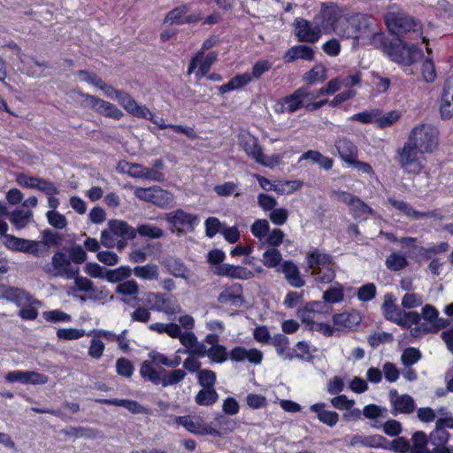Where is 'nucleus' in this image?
I'll return each instance as SVG.
<instances>
[{
    "label": "nucleus",
    "instance_id": "obj_1",
    "mask_svg": "<svg viewBox=\"0 0 453 453\" xmlns=\"http://www.w3.org/2000/svg\"><path fill=\"white\" fill-rule=\"evenodd\" d=\"M372 45L380 50L391 61L403 65H411L423 57V51L414 44H408L399 36L375 34Z\"/></svg>",
    "mask_w": 453,
    "mask_h": 453
},
{
    "label": "nucleus",
    "instance_id": "obj_2",
    "mask_svg": "<svg viewBox=\"0 0 453 453\" xmlns=\"http://www.w3.org/2000/svg\"><path fill=\"white\" fill-rule=\"evenodd\" d=\"M306 271L310 272L318 283L329 284L335 278L333 257L318 248L308 251L304 257Z\"/></svg>",
    "mask_w": 453,
    "mask_h": 453
},
{
    "label": "nucleus",
    "instance_id": "obj_3",
    "mask_svg": "<svg viewBox=\"0 0 453 453\" xmlns=\"http://www.w3.org/2000/svg\"><path fill=\"white\" fill-rule=\"evenodd\" d=\"M208 358L213 364H222L230 359L232 362L248 361L251 365H259L263 359V353L257 349H247L242 346H236L227 351L224 345L210 347L208 349Z\"/></svg>",
    "mask_w": 453,
    "mask_h": 453
},
{
    "label": "nucleus",
    "instance_id": "obj_4",
    "mask_svg": "<svg viewBox=\"0 0 453 453\" xmlns=\"http://www.w3.org/2000/svg\"><path fill=\"white\" fill-rule=\"evenodd\" d=\"M439 130L429 123H422L414 127L408 136L407 142L425 154H432L437 150L440 139Z\"/></svg>",
    "mask_w": 453,
    "mask_h": 453
},
{
    "label": "nucleus",
    "instance_id": "obj_5",
    "mask_svg": "<svg viewBox=\"0 0 453 453\" xmlns=\"http://www.w3.org/2000/svg\"><path fill=\"white\" fill-rule=\"evenodd\" d=\"M424 154L406 141L403 146L397 150L396 161L405 173L419 175L426 166Z\"/></svg>",
    "mask_w": 453,
    "mask_h": 453
},
{
    "label": "nucleus",
    "instance_id": "obj_6",
    "mask_svg": "<svg viewBox=\"0 0 453 453\" xmlns=\"http://www.w3.org/2000/svg\"><path fill=\"white\" fill-rule=\"evenodd\" d=\"M446 440V434L432 431L427 436L422 431L415 432L411 439V453H437Z\"/></svg>",
    "mask_w": 453,
    "mask_h": 453
},
{
    "label": "nucleus",
    "instance_id": "obj_7",
    "mask_svg": "<svg viewBox=\"0 0 453 453\" xmlns=\"http://www.w3.org/2000/svg\"><path fill=\"white\" fill-rule=\"evenodd\" d=\"M165 219L170 225L171 231L177 234L193 232L199 223V218L196 214L188 212L183 209H176L167 213Z\"/></svg>",
    "mask_w": 453,
    "mask_h": 453
},
{
    "label": "nucleus",
    "instance_id": "obj_8",
    "mask_svg": "<svg viewBox=\"0 0 453 453\" xmlns=\"http://www.w3.org/2000/svg\"><path fill=\"white\" fill-rule=\"evenodd\" d=\"M138 108H139L138 112H136L135 114H131V115L134 117L139 118V119H148L151 123L155 124L157 127V128L160 130L169 128V129L174 131L175 133L183 134L188 138L192 139V140H195L198 137L197 133L191 127L176 125V124H165V119L163 118L157 117L145 105L138 104Z\"/></svg>",
    "mask_w": 453,
    "mask_h": 453
},
{
    "label": "nucleus",
    "instance_id": "obj_9",
    "mask_svg": "<svg viewBox=\"0 0 453 453\" xmlns=\"http://www.w3.org/2000/svg\"><path fill=\"white\" fill-rule=\"evenodd\" d=\"M422 317L426 321L430 323V326L421 325L420 326H415L411 329L414 336L420 335L423 334H435L442 328H446L449 325L448 319L439 317L438 310L432 304H426L422 307Z\"/></svg>",
    "mask_w": 453,
    "mask_h": 453
},
{
    "label": "nucleus",
    "instance_id": "obj_10",
    "mask_svg": "<svg viewBox=\"0 0 453 453\" xmlns=\"http://www.w3.org/2000/svg\"><path fill=\"white\" fill-rule=\"evenodd\" d=\"M350 25L352 33L348 35V37H352L357 40L369 36L372 39L375 34L380 33L375 32L376 21L371 15L357 13L351 17Z\"/></svg>",
    "mask_w": 453,
    "mask_h": 453
},
{
    "label": "nucleus",
    "instance_id": "obj_11",
    "mask_svg": "<svg viewBox=\"0 0 453 453\" xmlns=\"http://www.w3.org/2000/svg\"><path fill=\"white\" fill-rule=\"evenodd\" d=\"M174 422L196 435H220L219 429L205 423L201 417L176 416L174 417Z\"/></svg>",
    "mask_w": 453,
    "mask_h": 453
},
{
    "label": "nucleus",
    "instance_id": "obj_12",
    "mask_svg": "<svg viewBox=\"0 0 453 453\" xmlns=\"http://www.w3.org/2000/svg\"><path fill=\"white\" fill-rule=\"evenodd\" d=\"M134 194L140 200L152 203L160 208H165L173 202V195L157 186L138 188Z\"/></svg>",
    "mask_w": 453,
    "mask_h": 453
},
{
    "label": "nucleus",
    "instance_id": "obj_13",
    "mask_svg": "<svg viewBox=\"0 0 453 453\" xmlns=\"http://www.w3.org/2000/svg\"><path fill=\"white\" fill-rule=\"evenodd\" d=\"M141 376L156 385L166 387L180 381L185 377L184 370H172L166 372V370H140Z\"/></svg>",
    "mask_w": 453,
    "mask_h": 453
},
{
    "label": "nucleus",
    "instance_id": "obj_14",
    "mask_svg": "<svg viewBox=\"0 0 453 453\" xmlns=\"http://www.w3.org/2000/svg\"><path fill=\"white\" fill-rule=\"evenodd\" d=\"M3 244L6 249L14 252H24L35 257L41 256V242L17 237L13 234H5Z\"/></svg>",
    "mask_w": 453,
    "mask_h": 453
},
{
    "label": "nucleus",
    "instance_id": "obj_15",
    "mask_svg": "<svg viewBox=\"0 0 453 453\" xmlns=\"http://www.w3.org/2000/svg\"><path fill=\"white\" fill-rule=\"evenodd\" d=\"M294 34L299 42L315 43L321 36V28L303 18H296L294 22Z\"/></svg>",
    "mask_w": 453,
    "mask_h": 453
},
{
    "label": "nucleus",
    "instance_id": "obj_16",
    "mask_svg": "<svg viewBox=\"0 0 453 453\" xmlns=\"http://www.w3.org/2000/svg\"><path fill=\"white\" fill-rule=\"evenodd\" d=\"M81 95L85 98L88 106L104 117L119 120L124 116L123 112L110 102L89 94L81 93Z\"/></svg>",
    "mask_w": 453,
    "mask_h": 453
},
{
    "label": "nucleus",
    "instance_id": "obj_17",
    "mask_svg": "<svg viewBox=\"0 0 453 453\" xmlns=\"http://www.w3.org/2000/svg\"><path fill=\"white\" fill-rule=\"evenodd\" d=\"M189 10L190 6L187 4H182L173 8L166 13L165 23L181 26L185 24L198 23L203 19V13L201 12L187 15Z\"/></svg>",
    "mask_w": 453,
    "mask_h": 453
},
{
    "label": "nucleus",
    "instance_id": "obj_18",
    "mask_svg": "<svg viewBox=\"0 0 453 453\" xmlns=\"http://www.w3.org/2000/svg\"><path fill=\"white\" fill-rule=\"evenodd\" d=\"M333 325L338 332L354 331L362 321L360 312L355 309L334 313L332 317Z\"/></svg>",
    "mask_w": 453,
    "mask_h": 453
},
{
    "label": "nucleus",
    "instance_id": "obj_19",
    "mask_svg": "<svg viewBox=\"0 0 453 453\" xmlns=\"http://www.w3.org/2000/svg\"><path fill=\"white\" fill-rule=\"evenodd\" d=\"M388 203L392 205L395 210L401 211L404 215L413 219H442L443 215L439 210H433L427 211H418L411 204L404 201H400L395 197H388Z\"/></svg>",
    "mask_w": 453,
    "mask_h": 453
},
{
    "label": "nucleus",
    "instance_id": "obj_20",
    "mask_svg": "<svg viewBox=\"0 0 453 453\" xmlns=\"http://www.w3.org/2000/svg\"><path fill=\"white\" fill-rule=\"evenodd\" d=\"M239 142L241 147L250 157L253 158L261 165H268L265 162V157L257 137L250 133H246L239 136Z\"/></svg>",
    "mask_w": 453,
    "mask_h": 453
},
{
    "label": "nucleus",
    "instance_id": "obj_21",
    "mask_svg": "<svg viewBox=\"0 0 453 453\" xmlns=\"http://www.w3.org/2000/svg\"><path fill=\"white\" fill-rule=\"evenodd\" d=\"M319 27L328 34L335 30V26L342 17L339 7L334 3H324L319 13Z\"/></svg>",
    "mask_w": 453,
    "mask_h": 453
},
{
    "label": "nucleus",
    "instance_id": "obj_22",
    "mask_svg": "<svg viewBox=\"0 0 453 453\" xmlns=\"http://www.w3.org/2000/svg\"><path fill=\"white\" fill-rule=\"evenodd\" d=\"M389 400L392 405V414H411L416 409L414 399L406 394L399 395L396 390H390Z\"/></svg>",
    "mask_w": 453,
    "mask_h": 453
},
{
    "label": "nucleus",
    "instance_id": "obj_23",
    "mask_svg": "<svg viewBox=\"0 0 453 453\" xmlns=\"http://www.w3.org/2000/svg\"><path fill=\"white\" fill-rule=\"evenodd\" d=\"M211 272L214 275L219 277H227L236 280H250L254 277V273L247 267L230 264L211 267Z\"/></svg>",
    "mask_w": 453,
    "mask_h": 453
},
{
    "label": "nucleus",
    "instance_id": "obj_24",
    "mask_svg": "<svg viewBox=\"0 0 453 453\" xmlns=\"http://www.w3.org/2000/svg\"><path fill=\"white\" fill-rule=\"evenodd\" d=\"M386 23L391 35L399 37L403 34L414 31L417 26L413 18L402 14L394 15L392 19H387Z\"/></svg>",
    "mask_w": 453,
    "mask_h": 453
},
{
    "label": "nucleus",
    "instance_id": "obj_25",
    "mask_svg": "<svg viewBox=\"0 0 453 453\" xmlns=\"http://www.w3.org/2000/svg\"><path fill=\"white\" fill-rule=\"evenodd\" d=\"M102 90L104 91L108 97H115L119 104L129 113L135 114L138 112V104L134 97L127 92L120 89H116L111 86L104 83Z\"/></svg>",
    "mask_w": 453,
    "mask_h": 453
},
{
    "label": "nucleus",
    "instance_id": "obj_26",
    "mask_svg": "<svg viewBox=\"0 0 453 453\" xmlns=\"http://www.w3.org/2000/svg\"><path fill=\"white\" fill-rule=\"evenodd\" d=\"M218 300L222 304H229L236 307L242 306L245 301L242 286L236 282L231 284L222 290Z\"/></svg>",
    "mask_w": 453,
    "mask_h": 453
},
{
    "label": "nucleus",
    "instance_id": "obj_27",
    "mask_svg": "<svg viewBox=\"0 0 453 453\" xmlns=\"http://www.w3.org/2000/svg\"><path fill=\"white\" fill-rule=\"evenodd\" d=\"M51 266L55 270L56 276L65 275L68 279H72L78 273V268L72 267L69 257L62 251H56L52 256Z\"/></svg>",
    "mask_w": 453,
    "mask_h": 453
},
{
    "label": "nucleus",
    "instance_id": "obj_28",
    "mask_svg": "<svg viewBox=\"0 0 453 453\" xmlns=\"http://www.w3.org/2000/svg\"><path fill=\"white\" fill-rule=\"evenodd\" d=\"M339 157L347 165H349L358 157L357 145L346 137L338 138L334 142Z\"/></svg>",
    "mask_w": 453,
    "mask_h": 453
},
{
    "label": "nucleus",
    "instance_id": "obj_29",
    "mask_svg": "<svg viewBox=\"0 0 453 453\" xmlns=\"http://www.w3.org/2000/svg\"><path fill=\"white\" fill-rule=\"evenodd\" d=\"M6 380L9 382H21L24 384H44L47 382L48 379L46 376L36 372L35 371H27V372H11L7 373Z\"/></svg>",
    "mask_w": 453,
    "mask_h": 453
},
{
    "label": "nucleus",
    "instance_id": "obj_30",
    "mask_svg": "<svg viewBox=\"0 0 453 453\" xmlns=\"http://www.w3.org/2000/svg\"><path fill=\"white\" fill-rule=\"evenodd\" d=\"M315 58V53L311 46L305 44L295 45L289 48L283 56L285 63H292L297 59L312 61Z\"/></svg>",
    "mask_w": 453,
    "mask_h": 453
},
{
    "label": "nucleus",
    "instance_id": "obj_31",
    "mask_svg": "<svg viewBox=\"0 0 453 453\" xmlns=\"http://www.w3.org/2000/svg\"><path fill=\"white\" fill-rule=\"evenodd\" d=\"M439 110L441 119L453 118V88L449 82H445L443 86Z\"/></svg>",
    "mask_w": 453,
    "mask_h": 453
},
{
    "label": "nucleus",
    "instance_id": "obj_32",
    "mask_svg": "<svg viewBox=\"0 0 453 453\" xmlns=\"http://www.w3.org/2000/svg\"><path fill=\"white\" fill-rule=\"evenodd\" d=\"M281 272L286 280L294 288H302L305 285V280L301 275L298 266L292 260H286L281 265Z\"/></svg>",
    "mask_w": 453,
    "mask_h": 453
},
{
    "label": "nucleus",
    "instance_id": "obj_33",
    "mask_svg": "<svg viewBox=\"0 0 453 453\" xmlns=\"http://www.w3.org/2000/svg\"><path fill=\"white\" fill-rule=\"evenodd\" d=\"M252 81V76L250 73H243L236 74L232 77L226 83L219 87V92L220 94H226L227 92L242 88L249 85Z\"/></svg>",
    "mask_w": 453,
    "mask_h": 453
},
{
    "label": "nucleus",
    "instance_id": "obj_34",
    "mask_svg": "<svg viewBox=\"0 0 453 453\" xmlns=\"http://www.w3.org/2000/svg\"><path fill=\"white\" fill-rule=\"evenodd\" d=\"M382 312L385 319L395 324L401 322V316L403 310H401L395 303L391 294L385 296V300L382 304Z\"/></svg>",
    "mask_w": 453,
    "mask_h": 453
},
{
    "label": "nucleus",
    "instance_id": "obj_35",
    "mask_svg": "<svg viewBox=\"0 0 453 453\" xmlns=\"http://www.w3.org/2000/svg\"><path fill=\"white\" fill-rule=\"evenodd\" d=\"M96 402L107 405L121 406L128 410L132 413L141 414L145 413V408L138 403V402L128 399H97Z\"/></svg>",
    "mask_w": 453,
    "mask_h": 453
},
{
    "label": "nucleus",
    "instance_id": "obj_36",
    "mask_svg": "<svg viewBox=\"0 0 453 453\" xmlns=\"http://www.w3.org/2000/svg\"><path fill=\"white\" fill-rule=\"evenodd\" d=\"M326 78V69L321 65H316L304 73L302 80L305 85L312 86L323 83Z\"/></svg>",
    "mask_w": 453,
    "mask_h": 453
},
{
    "label": "nucleus",
    "instance_id": "obj_37",
    "mask_svg": "<svg viewBox=\"0 0 453 453\" xmlns=\"http://www.w3.org/2000/svg\"><path fill=\"white\" fill-rule=\"evenodd\" d=\"M132 274V269L127 265H121L116 269H106L104 279L111 283H121Z\"/></svg>",
    "mask_w": 453,
    "mask_h": 453
},
{
    "label": "nucleus",
    "instance_id": "obj_38",
    "mask_svg": "<svg viewBox=\"0 0 453 453\" xmlns=\"http://www.w3.org/2000/svg\"><path fill=\"white\" fill-rule=\"evenodd\" d=\"M280 103L282 108L288 113H293L302 108H304V104L303 103L297 89L290 95L282 97Z\"/></svg>",
    "mask_w": 453,
    "mask_h": 453
},
{
    "label": "nucleus",
    "instance_id": "obj_39",
    "mask_svg": "<svg viewBox=\"0 0 453 453\" xmlns=\"http://www.w3.org/2000/svg\"><path fill=\"white\" fill-rule=\"evenodd\" d=\"M385 265L392 272H399L409 265L406 256L399 252H392L385 260Z\"/></svg>",
    "mask_w": 453,
    "mask_h": 453
},
{
    "label": "nucleus",
    "instance_id": "obj_40",
    "mask_svg": "<svg viewBox=\"0 0 453 453\" xmlns=\"http://www.w3.org/2000/svg\"><path fill=\"white\" fill-rule=\"evenodd\" d=\"M132 273L140 279L149 280H157L159 276L158 266L155 264L135 266Z\"/></svg>",
    "mask_w": 453,
    "mask_h": 453
},
{
    "label": "nucleus",
    "instance_id": "obj_41",
    "mask_svg": "<svg viewBox=\"0 0 453 453\" xmlns=\"http://www.w3.org/2000/svg\"><path fill=\"white\" fill-rule=\"evenodd\" d=\"M19 60H20V65L19 66V69L20 70V72H22L23 73H25L28 76H35L36 73L32 64H34L35 66H38V67H46L47 66V64L44 61L40 62L37 59H35V58H32V57L29 58L24 54H21L19 56Z\"/></svg>",
    "mask_w": 453,
    "mask_h": 453
},
{
    "label": "nucleus",
    "instance_id": "obj_42",
    "mask_svg": "<svg viewBox=\"0 0 453 453\" xmlns=\"http://www.w3.org/2000/svg\"><path fill=\"white\" fill-rule=\"evenodd\" d=\"M61 434H65V436L73 437V438H96V431L89 428V427H83V426H68L61 430Z\"/></svg>",
    "mask_w": 453,
    "mask_h": 453
},
{
    "label": "nucleus",
    "instance_id": "obj_43",
    "mask_svg": "<svg viewBox=\"0 0 453 453\" xmlns=\"http://www.w3.org/2000/svg\"><path fill=\"white\" fill-rule=\"evenodd\" d=\"M154 296L157 302H160L163 304L162 310L168 315H174L179 311V305L176 303V301L173 298V296H167L164 294L160 293H150L149 296Z\"/></svg>",
    "mask_w": 453,
    "mask_h": 453
},
{
    "label": "nucleus",
    "instance_id": "obj_44",
    "mask_svg": "<svg viewBox=\"0 0 453 453\" xmlns=\"http://www.w3.org/2000/svg\"><path fill=\"white\" fill-rule=\"evenodd\" d=\"M32 215L31 211H24L23 210L16 209L12 212L10 221L17 229L19 230L24 228L29 223Z\"/></svg>",
    "mask_w": 453,
    "mask_h": 453
},
{
    "label": "nucleus",
    "instance_id": "obj_45",
    "mask_svg": "<svg viewBox=\"0 0 453 453\" xmlns=\"http://www.w3.org/2000/svg\"><path fill=\"white\" fill-rule=\"evenodd\" d=\"M150 359L145 360L141 365V368H154L161 365H165L169 368L170 358L162 353L151 351L149 354Z\"/></svg>",
    "mask_w": 453,
    "mask_h": 453
},
{
    "label": "nucleus",
    "instance_id": "obj_46",
    "mask_svg": "<svg viewBox=\"0 0 453 453\" xmlns=\"http://www.w3.org/2000/svg\"><path fill=\"white\" fill-rule=\"evenodd\" d=\"M168 272L176 278L187 279L189 270L180 259H172L166 264Z\"/></svg>",
    "mask_w": 453,
    "mask_h": 453
},
{
    "label": "nucleus",
    "instance_id": "obj_47",
    "mask_svg": "<svg viewBox=\"0 0 453 453\" xmlns=\"http://www.w3.org/2000/svg\"><path fill=\"white\" fill-rule=\"evenodd\" d=\"M219 398L218 393L213 388H203L196 396V403L198 405H211L217 402Z\"/></svg>",
    "mask_w": 453,
    "mask_h": 453
},
{
    "label": "nucleus",
    "instance_id": "obj_48",
    "mask_svg": "<svg viewBox=\"0 0 453 453\" xmlns=\"http://www.w3.org/2000/svg\"><path fill=\"white\" fill-rule=\"evenodd\" d=\"M72 279H74V283L77 289L81 292H85L89 294V298H92L93 296L96 293V288L94 286L92 280L86 277H82L79 275V273L75 274Z\"/></svg>",
    "mask_w": 453,
    "mask_h": 453
},
{
    "label": "nucleus",
    "instance_id": "obj_49",
    "mask_svg": "<svg viewBox=\"0 0 453 453\" xmlns=\"http://www.w3.org/2000/svg\"><path fill=\"white\" fill-rule=\"evenodd\" d=\"M401 118V112L394 110L387 112L386 114L380 116V114L376 119V124L378 127L384 129L391 127L395 122H397Z\"/></svg>",
    "mask_w": 453,
    "mask_h": 453
},
{
    "label": "nucleus",
    "instance_id": "obj_50",
    "mask_svg": "<svg viewBox=\"0 0 453 453\" xmlns=\"http://www.w3.org/2000/svg\"><path fill=\"white\" fill-rule=\"evenodd\" d=\"M380 114V110L374 109L372 111H364L353 114L349 118L351 121H357L363 124L376 123L377 117Z\"/></svg>",
    "mask_w": 453,
    "mask_h": 453
},
{
    "label": "nucleus",
    "instance_id": "obj_51",
    "mask_svg": "<svg viewBox=\"0 0 453 453\" xmlns=\"http://www.w3.org/2000/svg\"><path fill=\"white\" fill-rule=\"evenodd\" d=\"M282 259L281 253L276 248L265 250L263 254V264L268 268L276 267Z\"/></svg>",
    "mask_w": 453,
    "mask_h": 453
},
{
    "label": "nucleus",
    "instance_id": "obj_52",
    "mask_svg": "<svg viewBox=\"0 0 453 453\" xmlns=\"http://www.w3.org/2000/svg\"><path fill=\"white\" fill-rule=\"evenodd\" d=\"M115 292L123 296H136L139 293V286L134 280H127L118 284Z\"/></svg>",
    "mask_w": 453,
    "mask_h": 453
},
{
    "label": "nucleus",
    "instance_id": "obj_53",
    "mask_svg": "<svg viewBox=\"0 0 453 453\" xmlns=\"http://www.w3.org/2000/svg\"><path fill=\"white\" fill-rule=\"evenodd\" d=\"M421 315L417 311H403L401 316V322L396 325L403 328H411L413 325L418 326L420 323Z\"/></svg>",
    "mask_w": 453,
    "mask_h": 453
},
{
    "label": "nucleus",
    "instance_id": "obj_54",
    "mask_svg": "<svg viewBox=\"0 0 453 453\" xmlns=\"http://www.w3.org/2000/svg\"><path fill=\"white\" fill-rule=\"evenodd\" d=\"M42 317L46 321L51 323L70 322L72 320L69 314L58 309L43 311Z\"/></svg>",
    "mask_w": 453,
    "mask_h": 453
},
{
    "label": "nucleus",
    "instance_id": "obj_55",
    "mask_svg": "<svg viewBox=\"0 0 453 453\" xmlns=\"http://www.w3.org/2000/svg\"><path fill=\"white\" fill-rule=\"evenodd\" d=\"M377 294V288L374 283H366L361 286L357 293V299L361 302H369L372 300Z\"/></svg>",
    "mask_w": 453,
    "mask_h": 453
},
{
    "label": "nucleus",
    "instance_id": "obj_56",
    "mask_svg": "<svg viewBox=\"0 0 453 453\" xmlns=\"http://www.w3.org/2000/svg\"><path fill=\"white\" fill-rule=\"evenodd\" d=\"M299 92L300 97L304 104V108L306 109V104L310 102H314L317 98L322 96L321 94H319V88L311 89V86L303 85L298 88H296Z\"/></svg>",
    "mask_w": 453,
    "mask_h": 453
},
{
    "label": "nucleus",
    "instance_id": "obj_57",
    "mask_svg": "<svg viewBox=\"0 0 453 453\" xmlns=\"http://www.w3.org/2000/svg\"><path fill=\"white\" fill-rule=\"evenodd\" d=\"M250 231L255 237L262 239L265 237L270 231L269 223L266 219H257L252 224Z\"/></svg>",
    "mask_w": 453,
    "mask_h": 453
},
{
    "label": "nucleus",
    "instance_id": "obj_58",
    "mask_svg": "<svg viewBox=\"0 0 453 453\" xmlns=\"http://www.w3.org/2000/svg\"><path fill=\"white\" fill-rule=\"evenodd\" d=\"M6 293L8 297L19 305H20L22 302H30L32 299V296L19 288H10Z\"/></svg>",
    "mask_w": 453,
    "mask_h": 453
},
{
    "label": "nucleus",
    "instance_id": "obj_59",
    "mask_svg": "<svg viewBox=\"0 0 453 453\" xmlns=\"http://www.w3.org/2000/svg\"><path fill=\"white\" fill-rule=\"evenodd\" d=\"M216 58L217 53L213 51L208 53L203 59H201L198 71L196 73L197 78L200 79L209 73L211 65L216 60Z\"/></svg>",
    "mask_w": 453,
    "mask_h": 453
},
{
    "label": "nucleus",
    "instance_id": "obj_60",
    "mask_svg": "<svg viewBox=\"0 0 453 453\" xmlns=\"http://www.w3.org/2000/svg\"><path fill=\"white\" fill-rule=\"evenodd\" d=\"M421 357V353L415 348H407L402 353L401 360L403 365L411 366L417 363Z\"/></svg>",
    "mask_w": 453,
    "mask_h": 453
},
{
    "label": "nucleus",
    "instance_id": "obj_61",
    "mask_svg": "<svg viewBox=\"0 0 453 453\" xmlns=\"http://www.w3.org/2000/svg\"><path fill=\"white\" fill-rule=\"evenodd\" d=\"M343 290L342 288H330L323 293V300L327 303H338L343 300Z\"/></svg>",
    "mask_w": 453,
    "mask_h": 453
},
{
    "label": "nucleus",
    "instance_id": "obj_62",
    "mask_svg": "<svg viewBox=\"0 0 453 453\" xmlns=\"http://www.w3.org/2000/svg\"><path fill=\"white\" fill-rule=\"evenodd\" d=\"M137 231L141 236L153 239H158L164 235V232L161 228L148 224L139 226Z\"/></svg>",
    "mask_w": 453,
    "mask_h": 453
},
{
    "label": "nucleus",
    "instance_id": "obj_63",
    "mask_svg": "<svg viewBox=\"0 0 453 453\" xmlns=\"http://www.w3.org/2000/svg\"><path fill=\"white\" fill-rule=\"evenodd\" d=\"M49 224L52 226H54L57 229H63L67 225V220L65 217L56 211H50L46 214Z\"/></svg>",
    "mask_w": 453,
    "mask_h": 453
},
{
    "label": "nucleus",
    "instance_id": "obj_64",
    "mask_svg": "<svg viewBox=\"0 0 453 453\" xmlns=\"http://www.w3.org/2000/svg\"><path fill=\"white\" fill-rule=\"evenodd\" d=\"M198 382L203 388H213L216 374L211 370H198Z\"/></svg>",
    "mask_w": 453,
    "mask_h": 453
}]
</instances>
